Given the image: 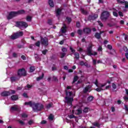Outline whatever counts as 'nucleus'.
<instances>
[{"mask_svg": "<svg viewBox=\"0 0 128 128\" xmlns=\"http://www.w3.org/2000/svg\"><path fill=\"white\" fill-rule=\"evenodd\" d=\"M94 38L97 40H100L102 38V35L99 32H96L94 34Z\"/></svg>", "mask_w": 128, "mask_h": 128, "instance_id": "nucleus-18", "label": "nucleus"}, {"mask_svg": "<svg viewBox=\"0 0 128 128\" xmlns=\"http://www.w3.org/2000/svg\"><path fill=\"white\" fill-rule=\"evenodd\" d=\"M70 50H71L72 52L74 54L76 52V50L70 47Z\"/></svg>", "mask_w": 128, "mask_h": 128, "instance_id": "nucleus-49", "label": "nucleus"}, {"mask_svg": "<svg viewBox=\"0 0 128 128\" xmlns=\"http://www.w3.org/2000/svg\"><path fill=\"white\" fill-rule=\"evenodd\" d=\"M20 77L16 76H12L10 78V80L11 82H18L20 80Z\"/></svg>", "mask_w": 128, "mask_h": 128, "instance_id": "nucleus-11", "label": "nucleus"}, {"mask_svg": "<svg viewBox=\"0 0 128 128\" xmlns=\"http://www.w3.org/2000/svg\"><path fill=\"white\" fill-rule=\"evenodd\" d=\"M66 54L64 52H63L61 54L60 58H64V56H66Z\"/></svg>", "mask_w": 128, "mask_h": 128, "instance_id": "nucleus-58", "label": "nucleus"}, {"mask_svg": "<svg viewBox=\"0 0 128 128\" xmlns=\"http://www.w3.org/2000/svg\"><path fill=\"white\" fill-rule=\"evenodd\" d=\"M17 16L18 14H16V12L12 11L7 16V20H12V18H15V16Z\"/></svg>", "mask_w": 128, "mask_h": 128, "instance_id": "nucleus-8", "label": "nucleus"}, {"mask_svg": "<svg viewBox=\"0 0 128 128\" xmlns=\"http://www.w3.org/2000/svg\"><path fill=\"white\" fill-rule=\"evenodd\" d=\"M113 15L114 16H116V18H118V12H113Z\"/></svg>", "mask_w": 128, "mask_h": 128, "instance_id": "nucleus-51", "label": "nucleus"}, {"mask_svg": "<svg viewBox=\"0 0 128 128\" xmlns=\"http://www.w3.org/2000/svg\"><path fill=\"white\" fill-rule=\"evenodd\" d=\"M65 100H66V102L68 106H72V102H74V98H70L68 96H66Z\"/></svg>", "mask_w": 128, "mask_h": 128, "instance_id": "nucleus-9", "label": "nucleus"}, {"mask_svg": "<svg viewBox=\"0 0 128 128\" xmlns=\"http://www.w3.org/2000/svg\"><path fill=\"white\" fill-rule=\"evenodd\" d=\"M18 76L19 78H22V76H26V71L24 68H22L18 69Z\"/></svg>", "mask_w": 128, "mask_h": 128, "instance_id": "nucleus-6", "label": "nucleus"}, {"mask_svg": "<svg viewBox=\"0 0 128 128\" xmlns=\"http://www.w3.org/2000/svg\"><path fill=\"white\" fill-rule=\"evenodd\" d=\"M26 20H27V22H31L32 21V16H27L26 18Z\"/></svg>", "mask_w": 128, "mask_h": 128, "instance_id": "nucleus-38", "label": "nucleus"}, {"mask_svg": "<svg viewBox=\"0 0 128 128\" xmlns=\"http://www.w3.org/2000/svg\"><path fill=\"white\" fill-rule=\"evenodd\" d=\"M10 98L12 100H18V96L12 95V96H11Z\"/></svg>", "mask_w": 128, "mask_h": 128, "instance_id": "nucleus-21", "label": "nucleus"}, {"mask_svg": "<svg viewBox=\"0 0 128 128\" xmlns=\"http://www.w3.org/2000/svg\"><path fill=\"white\" fill-rule=\"evenodd\" d=\"M21 58L23 60H26V56H24V55H22L21 56Z\"/></svg>", "mask_w": 128, "mask_h": 128, "instance_id": "nucleus-55", "label": "nucleus"}, {"mask_svg": "<svg viewBox=\"0 0 128 128\" xmlns=\"http://www.w3.org/2000/svg\"><path fill=\"white\" fill-rule=\"evenodd\" d=\"M28 124H30V126H31V124H34V121L32 120H30V121H28Z\"/></svg>", "mask_w": 128, "mask_h": 128, "instance_id": "nucleus-61", "label": "nucleus"}, {"mask_svg": "<svg viewBox=\"0 0 128 128\" xmlns=\"http://www.w3.org/2000/svg\"><path fill=\"white\" fill-rule=\"evenodd\" d=\"M94 97L92 96H90L87 98V102H90L92 100H94Z\"/></svg>", "mask_w": 128, "mask_h": 128, "instance_id": "nucleus-22", "label": "nucleus"}, {"mask_svg": "<svg viewBox=\"0 0 128 128\" xmlns=\"http://www.w3.org/2000/svg\"><path fill=\"white\" fill-rule=\"evenodd\" d=\"M107 48L108 50H112V46L110 44H108L107 46Z\"/></svg>", "mask_w": 128, "mask_h": 128, "instance_id": "nucleus-50", "label": "nucleus"}, {"mask_svg": "<svg viewBox=\"0 0 128 128\" xmlns=\"http://www.w3.org/2000/svg\"><path fill=\"white\" fill-rule=\"evenodd\" d=\"M35 46H38V48H40V41L38 40L35 43Z\"/></svg>", "mask_w": 128, "mask_h": 128, "instance_id": "nucleus-35", "label": "nucleus"}, {"mask_svg": "<svg viewBox=\"0 0 128 128\" xmlns=\"http://www.w3.org/2000/svg\"><path fill=\"white\" fill-rule=\"evenodd\" d=\"M78 80V76H74L73 79V82H72V84H74V82H77Z\"/></svg>", "mask_w": 128, "mask_h": 128, "instance_id": "nucleus-33", "label": "nucleus"}, {"mask_svg": "<svg viewBox=\"0 0 128 128\" xmlns=\"http://www.w3.org/2000/svg\"><path fill=\"white\" fill-rule=\"evenodd\" d=\"M48 4L50 8H54V4L53 0H48Z\"/></svg>", "mask_w": 128, "mask_h": 128, "instance_id": "nucleus-24", "label": "nucleus"}, {"mask_svg": "<svg viewBox=\"0 0 128 128\" xmlns=\"http://www.w3.org/2000/svg\"><path fill=\"white\" fill-rule=\"evenodd\" d=\"M98 52H102V46H100L98 47Z\"/></svg>", "mask_w": 128, "mask_h": 128, "instance_id": "nucleus-60", "label": "nucleus"}, {"mask_svg": "<svg viewBox=\"0 0 128 128\" xmlns=\"http://www.w3.org/2000/svg\"><path fill=\"white\" fill-rule=\"evenodd\" d=\"M117 2L118 4H124V0H117Z\"/></svg>", "mask_w": 128, "mask_h": 128, "instance_id": "nucleus-44", "label": "nucleus"}, {"mask_svg": "<svg viewBox=\"0 0 128 128\" xmlns=\"http://www.w3.org/2000/svg\"><path fill=\"white\" fill-rule=\"evenodd\" d=\"M44 74L42 73V74L41 76H40L36 78V80L38 82V81L40 80H42V78H44Z\"/></svg>", "mask_w": 128, "mask_h": 128, "instance_id": "nucleus-28", "label": "nucleus"}, {"mask_svg": "<svg viewBox=\"0 0 128 128\" xmlns=\"http://www.w3.org/2000/svg\"><path fill=\"white\" fill-rule=\"evenodd\" d=\"M90 88V85L86 86L83 90L84 94H86L88 92V90Z\"/></svg>", "mask_w": 128, "mask_h": 128, "instance_id": "nucleus-15", "label": "nucleus"}, {"mask_svg": "<svg viewBox=\"0 0 128 128\" xmlns=\"http://www.w3.org/2000/svg\"><path fill=\"white\" fill-rule=\"evenodd\" d=\"M124 2L125 4V8H128V2L125 1Z\"/></svg>", "mask_w": 128, "mask_h": 128, "instance_id": "nucleus-48", "label": "nucleus"}, {"mask_svg": "<svg viewBox=\"0 0 128 128\" xmlns=\"http://www.w3.org/2000/svg\"><path fill=\"white\" fill-rule=\"evenodd\" d=\"M48 119L50 120H54V116L52 115V114H50V115L48 116Z\"/></svg>", "mask_w": 128, "mask_h": 128, "instance_id": "nucleus-37", "label": "nucleus"}, {"mask_svg": "<svg viewBox=\"0 0 128 128\" xmlns=\"http://www.w3.org/2000/svg\"><path fill=\"white\" fill-rule=\"evenodd\" d=\"M74 54L76 60H80V54L78 52H75Z\"/></svg>", "mask_w": 128, "mask_h": 128, "instance_id": "nucleus-29", "label": "nucleus"}, {"mask_svg": "<svg viewBox=\"0 0 128 128\" xmlns=\"http://www.w3.org/2000/svg\"><path fill=\"white\" fill-rule=\"evenodd\" d=\"M36 70V66H31L30 68V72H34Z\"/></svg>", "mask_w": 128, "mask_h": 128, "instance_id": "nucleus-30", "label": "nucleus"}, {"mask_svg": "<svg viewBox=\"0 0 128 128\" xmlns=\"http://www.w3.org/2000/svg\"><path fill=\"white\" fill-rule=\"evenodd\" d=\"M22 96L24 98H28V94L26 92L23 93Z\"/></svg>", "mask_w": 128, "mask_h": 128, "instance_id": "nucleus-45", "label": "nucleus"}, {"mask_svg": "<svg viewBox=\"0 0 128 128\" xmlns=\"http://www.w3.org/2000/svg\"><path fill=\"white\" fill-rule=\"evenodd\" d=\"M77 33L80 36H82V30H78V31H77Z\"/></svg>", "mask_w": 128, "mask_h": 128, "instance_id": "nucleus-39", "label": "nucleus"}, {"mask_svg": "<svg viewBox=\"0 0 128 128\" xmlns=\"http://www.w3.org/2000/svg\"><path fill=\"white\" fill-rule=\"evenodd\" d=\"M48 52V50L46 49H45L44 50H42V54H44V56H46V52Z\"/></svg>", "mask_w": 128, "mask_h": 128, "instance_id": "nucleus-41", "label": "nucleus"}, {"mask_svg": "<svg viewBox=\"0 0 128 128\" xmlns=\"http://www.w3.org/2000/svg\"><path fill=\"white\" fill-rule=\"evenodd\" d=\"M48 24H50V26H52V20L50 19L48 20Z\"/></svg>", "mask_w": 128, "mask_h": 128, "instance_id": "nucleus-43", "label": "nucleus"}, {"mask_svg": "<svg viewBox=\"0 0 128 128\" xmlns=\"http://www.w3.org/2000/svg\"><path fill=\"white\" fill-rule=\"evenodd\" d=\"M76 27L78 28H80V23L79 22H76Z\"/></svg>", "mask_w": 128, "mask_h": 128, "instance_id": "nucleus-42", "label": "nucleus"}, {"mask_svg": "<svg viewBox=\"0 0 128 128\" xmlns=\"http://www.w3.org/2000/svg\"><path fill=\"white\" fill-rule=\"evenodd\" d=\"M12 56L14 58H18V54L16 52L12 54Z\"/></svg>", "mask_w": 128, "mask_h": 128, "instance_id": "nucleus-63", "label": "nucleus"}, {"mask_svg": "<svg viewBox=\"0 0 128 128\" xmlns=\"http://www.w3.org/2000/svg\"><path fill=\"white\" fill-rule=\"evenodd\" d=\"M110 16V13L108 11H103L101 14L100 19L102 20H107Z\"/></svg>", "mask_w": 128, "mask_h": 128, "instance_id": "nucleus-2", "label": "nucleus"}, {"mask_svg": "<svg viewBox=\"0 0 128 128\" xmlns=\"http://www.w3.org/2000/svg\"><path fill=\"white\" fill-rule=\"evenodd\" d=\"M25 106H30V108H32V106H34V102L32 101H30L28 102H24Z\"/></svg>", "mask_w": 128, "mask_h": 128, "instance_id": "nucleus-17", "label": "nucleus"}, {"mask_svg": "<svg viewBox=\"0 0 128 128\" xmlns=\"http://www.w3.org/2000/svg\"><path fill=\"white\" fill-rule=\"evenodd\" d=\"M70 118L72 119V118H75L76 116H74V114H70L68 116Z\"/></svg>", "mask_w": 128, "mask_h": 128, "instance_id": "nucleus-54", "label": "nucleus"}, {"mask_svg": "<svg viewBox=\"0 0 128 128\" xmlns=\"http://www.w3.org/2000/svg\"><path fill=\"white\" fill-rule=\"evenodd\" d=\"M62 50L64 52H68V49H66V48H62Z\"/></svg>", "mask_w": 128, "mask_h": 128, "instance_id": "nucleus-52", "label": "nucleus"}, {"mask_svg": "<svg viewBox=\"0 0 128 128\" xmlns=\"http://www.w3.org/2000/svg\"><path fill=\"white\" fill-rule=\"evenodd\" d=\"M58 70V68L56 66V64H54L52 68V72H54V70Z\"/></svg>", "mask_w": 128, "mask_h": 128, "instance_id": "nucleus-36", "label": "nucleus"}, {"mask_svg": "<svg viewBox=\"0 0 128 128\" xmlns=\"http://www.w3.org/2000/svg\"><path fill=\"white\" fill-rule=\"evenodd\" d=\"M88 110H90L88 107H85L83 110V112L84 114H88Z\"/></svg>", "mask_w": 128, "mask_h": 128, "instance_id": "nucleus-32", "label": "nucleus"}, {"mask_svg": "<svg viewBox=\"0 0 128 128\" xmlns=\"http://www.w3.org/2000/svg\"><path fill=\"white\" fill-rule=\"evenodd\" d=\"M32 110L34 112H40L44 108V106L40 102H33V106L32 107Z\"/></svg>", "mask_w": 128, "mask_h": 128, "instance_id": "nucleus-1", "label": "nucleus"}, {"mask_svg": "<svg viewBox=\"0 0 128 128\" xmlns=\"http://www.w3.org/2000/svg\"><path fill=\"white\" fill-rule=\"evenodd\" d=\"M10 110H13V112H18V106L14 105L10 108Z\"/></svg>", "mask_w": 128, "mask_h": 128, "instance_id": "nucleus-16", "label": "nucleus"}, {"mask_svg": "<svg viewBox=\"0 0 128 128\" xmlns=\"http://www.w3.org/2000/svg\"><path fill=\"white\" fill-rule=\"evenodd\" d=\"M16 12L17 14V16H18L20 14H26V11H24V10H20Z\"/></svg>", "mask_w": 128, "mask_h": 128, "instance_id": "nucleus-19", "label": "nucleus"}, {"mask_svg": "<svg viewBox=\"0 0 128 128\" xmlns=\"http://www.w3.org/2000/svg\"><path fill=\"white\" fill-rule=\"evenodd\" d=\"M2 96H10V91H4L1 93Z\"/></svg>", "mask_w": 128, "mask_h": 128, "instance_id": "nucleus-14", "label": "nucleus"}, {"mask_svg": "<svg viewBox=\"0 0 128 128\" xmlns=\"http://www.w3.org/2000/svg\"><path fill=\"white\" fill-rule=\"evenodd\" d=\"M52 106H54V104H52V102H50L46 106V108L47 110H50V108L52 107Z\"/></svg>", "mask_w": 128, "mask_h": 128, "instance_id": "nucleus-25", "label": "nucleus"}, {"mask_svg": "<svg viewBox=\"0 0 128 128\" xmlns=\"http://www.w3.org/2000/svg\"><path fill=\"white\" fill-rule=\"evenodd\" d=\"M98 24L101 28H102V26H104V24H102V23L100 21H98Z\"/></svg>", "mask_w": 128, "mask_h": 128, "instance_id": "nucleus-57", "label": "nucleus"}, {"mask_svg": "<svg viewBox=\"0 0 128 128\" xmlns=\"http://www.w3.org/2000/svg\"><path fill=\"white\" fill-rule=\"evenodd\" d=\"M98 18V14H94L93 15H89L88 16V20L92 22V20H94L96 18Z\"/></svg>", "mask_w": 128, "mask_h": 128, "instance_id": "nucleus-10", "label": "nucleus"}, {"mask_svg": "<svg viewBox=\"0 0 128 128\" xmlns=\"http://www.w3.org/2000/svg\"><path fill=\"white\" fill-rule=\"evenodd\" d=\"M40 42L42 46H44V48H46L48 46V38L46 37H41Z\"/></svg>", "mask_w": 128, "mask_h": 128, "instance_id": "nucleus-7", "label": "nucleus"}, {"mask_svg": "<svg viewBox=\"0 0 128 128\" xmlns=\"http://www.w3.org/2000/svg\"><path fill=\"white\" fill-rule=\"evenodd\" d=\"M24 36V32H18L14 33L12 35H11L10 39L14 40H16V38H20V36Z\"/></svg>", "mask_w": 128, "mask_h": 128, "instance_id": "nucleus-3", "label": "nucleus"}, {"mask_svg": "<svg viewBox=\"0 0 128 128\" xmlns=\"http://www.w3.org/2000/svg\"><path fill=\"white\" fill-rule=\"evenodd\" d=\"M92 125L94 126H96V128H100V124L96 122H94L92 123Z\"/></svg>", "mask_w": 128, "mask_h": 128, "instance_id": "nucleus-31", "label": "nucleus"}, {"mask_svg": "<svg viewBox=\"0 0 128 128\" xmlns=\"http://www.w3.org/2000/svg\"><path fill=\"white\" fill-rule=\"evenodd\" d=\"M66 30H68V27L66 25L64 24H63V26L61 28L60 30L62 34H66Z\"/></svg>", "mask_w": 128, "mask_h": 128, "instance_id": "nucleus-12", "label": "nucleus"}, {"mask_svg": "<svg viewBox=\"0 0 128 128\" xmlns=\"http://www.w3.org/2000/svg\"><path fill=\"white\" fill-rule=\"evenodd\" d=\"M112 88H113L114 90H116V85L114 84V83H112Z\"/></svg>", "mask_w": 128, "mask_h": 128, "instance_id": "nucleus-53", "label": "nucleus"}, {"mask_svg": "<svg viewBox=\"0 0 128 128\" xmlns=\"http://www.w3.org/2000/svg\"><path fill=\"white\" fill-rule=\"evenodd\" d=\"M66 20H67L68 22V24H70V22H72V18H70V17H66Z\"/></svg>", "mask_w": 128, "mask_h": 128, "instance_id": "nucleus-34", "label": "nucleus"}, {"mask_svg": "<svg viewBox=\"0 0 128 128\" xmlns=\"http://www.w3.org/2000/svg\"><path fill=\"white\" fill-rule=\"evenodd\" d=\"M92 44H89L87 48V56H96L98 52H94L92 53Z\"/></svg>", "mask_w": 128, "mask_h": 128, "instance_id": "nucleus-5", "label": "nucleus"}, {"mask_svg": "<svg viewBox=\"0 0 128 128\" xmlns=\"http://www.w3.org/2000/svg\"><path fill=\"white\" fill-rule=\"evenodd\" d=\"M52 78L54 82H58V77L56 76H53Z\"/></svg>", "mask_w": 128, "mask_h": 128, "instance_id": "nucleus-46", "label": "nucleus"}, {"mask_svg": "<svg viewBox=\"0 0 128 128\" xmlns=\"http://www.w3.org/2000/svg\"><path fill=\"white\" fill-rule=\"evenodd\" d=\"M65 93L66 94V96H72V92H68L67 90H65Z\"/></svg>", "mask_w": 128, "mask_h": 128, "instance_id": "nucleus-23", "label": "nucleus"}, {"mask_svg": "<svg viewBox=\"0 0 128 128\" xmlns=\"http://www.w3.org/2000/svg\"><path fill=\"white\" fill-rule=\"evenodd\" d=\"M80 10L82 14H84L85 16L88 14V11L84 10V8H82Z\"/></svg>", "mask_w": 128, "mask_h": 128, "instance_id": "nucleus-27", "label": "nucleus"}, {"mask_svg": "<svg viewBox=\"0 0 128 128\" xmlns=\"http://www.w3.org/2000/svg\"><path fill=\"white\" fill-rule=\"evenodd\" d=\"M46 124V120H42L41 122V124Z\"/></svg>", "mask_w": 128, "mask_h": 128, "instance_id": "nucleus-62", "label": "nucleus"}, {"mask_svg": "<svg viewBox=\"0 0 128 128\" xmlns=\"http://www.w3.org/2000/svg\"><path fill=\"white\" fill-rule=\"evenodd\" d=\"M80 66H84V61H80Z\"/></svg>", "mask_w": 128, "mask_h": 128, "instance_id": "nucleus-64", "label": "nucleus"}, {"mask_svg": "<svg viewBox=\"0 0 128 128\" xmlns=\"http://www.w3.org/2000/svg\"><path fill=\"white\" fill-rule=\"evenodd\" d=\"M18 122L20 124L21 126H24V121L22 120H18Z\"/></svg>", "mask_w": 128, "mask_h": 128, "instance_id": "nucleus-40", "label": "nucleus"}, {"mask_svg": "<svg viewBox=\"0 0 128 128\" xmlns=\"http://www.w3.org/2000/svg\"><path fill=\"white\" fill-rule=\"evenodd\" d=\"M96 92H100L101 90H104L102 88H96Z\"/></svg>", "mask_w": 128, "mask_h": 128, "instance_id": "nucleus-47", "label": "nucleus"}, {"mask_svg": "<svg viewBox=\"0 0 128 128\" xmlns=\"http://www.w3.org/2000/svg\"><path fill=\"white\" fill-rule=\"evenodd\" d=\"M62 10L60 8H58L56 10V16H60V14H62Z\"/></svg>", "mask_w": 128, "mask_h": 128, "instance_id": "nucleus-20", "label": "nucleus"}, {"mask_svg": "<svg viewBox=\"0 0 128 128\" xmlns=\"http://www.w3.org/2000/svg\"><path fill=\"white\" fill-rule=\"evenodd\" d=\"M16 28H26L28 26V23L24 21L16 22Z\"/></svg>", "mask_w": 128, "mask_h": 128, "instance_id": "nucleus-4", "label": "nucleus"}, {"mask_svg": "<svg viewBox=\"0 0 128 128\" xmlns=\"http://www.w3.org/2000/svg\"><path fill=\"white\" fill-rule=\"evenodd\" d=\"M118 14L120 16H124V13H122V12L119 11L118 12Z\"/></svg>", "mask_w": 128, "mask_h": 128, "instance_id": "nucleus-56", "label": "nucleus"}, {"mask_svg": "<svg viewBox=\"0 0 128 128\" xmlns=\"http://www.w3.org/2000/svg\"><path fill=\"white\" fill-rule=\"evenodd\" d=\"M22 118H28V114H26L24 113V114H22Z\"/></svg>", "mask_w": 128, "mask_h": 128, "instance_id": "nucleus-59", "label": "nucleus"}, {"mask_svg": "<svg viewBox=\"0 0 128 128\" xmlns=\"http://www.w3.org/2000/svg\"><path fill=\"white\" fill-rule=\"evenodd\" d=\"M76 112H78L76 113V114L77 116H80V114H82V109H78L76 110Z\"/></svg>", "mask_w": 128, "mask_h": 128, "instance_id": "nucleus-26", "label": "nucleus"}, {"mask_svg": "<svg viewBox=\"0 0 128 128\" xmlns=\"http://www.w3.org/2000/svg\"><path fill=\"white\" fill-rule=\"evenodd\" d=\"M83 32L86 34H90L92 32V29L90 28H86L83 30Z\"/></svg>", "mask_w": 128, "mask_h": 128, "instance_id": "nucleus-13", "label": "nucleus"}]
</instances>
